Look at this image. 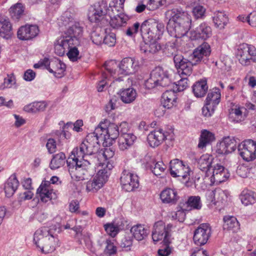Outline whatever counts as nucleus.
<instances>
[{
	"instance_id": "1",
	"label": "nucleus",
	"mask_w": 256,
	"mask_h": 256,
	"mask_svg": "<svg viewBox=\"0 0 256 256\" xmlns=\"http://www.w3.org/2000/svg\"><path fill=\"white\" fill-rule=\"evenodd\" d=\"M165 15L168 20L166 28L171 36L181 38L188 33L192 20L187 12L181 9L174 8L166 12Z\"/></svg>"
},
{
	"instance_id": "2",
	"label": "nucleus",
	"mask_w": 256,
	"mask_h": 256,
	"mask_svg": "<svg viewBox=\"0 0 256 256\" xmlns=\"http://www.w3.org/2000/svg\"><path fill=\"white\" fill-rule=\"evenodd\" d=\"M60 232V228L56 225L50 227H42L34 232V241L42 253H51L55 250L56 248L60 246L58 234Z\"/></svg>"
},
{
	"instance_id": "3",
	"label": "nucleus",
	"mask_w": 256,
	"mask_h": 256,
	"mask_svg": "<svg viewBox=\"0 0 256 256\" xmlns=\"http://www.w3.org/2000/svg\"><path fill=\"white\" fill-rule=\"evenodd\" d=\"M105 71L102 76L104 79L110 77L116 78L120 74L129 75L134 74L139 68V62L132 58H126L120 63L114 60L106 62L104 65Z\"/></svg>"
},
{
	"instance_id": "4",
	"label": "nucleus",
	"mask_w": 256,
	"mask_h": 256,
	"mask_svg": "<svg viewBox=\"0 0 256 256\" xmlns=\"http://www.w3.org/2000/svg\"><path fill=\"white\" fill-rule=\"evenodd\" d=\"M122 11V6L115 4L114 2L110 4V6L108 8L106 2L102 0L94 4L92 10L88 12V17L91 22H98L105 15L108 16L110 18L114 16L124 14Z\"/></svg>"
},
{
	"instance_id": "5",
	"label": "nucleus",
	"mask_w": 256,
	"mask_h": 256,
	"mask_svg": "<svg viewBox=\"0 0 256 256\" xmlns=\"http://www.w3.org/2000/svg\"><path fill=\"white\" fill-rule=\"evenodd\" d=\"M99 148L97 139L94 138V134H88L80 146L79 148H74L72 152L71 155L67 160H74L76 162H82L88 159H84L86 156L92 155L96 152Z\"/></svg>"
},
{
	"instance_id": "6",
	"label": "nucleus",
	"mask_w": 256,
	"mask_h": 256,
	"mask_svg": "<svg viewBox=\"0 0 256 256\" xmlns=\"http://www.w3.org/2000/svg\"><path fill=\"white\" fill-rule=\"evenodd\" d=\"M90 134H94V138L97 139L98 144L100 146L101 142L104 143L107 142L108 139L116 138L120 134V131L118 125L105 120L104 122H100L99 124L94 132Z\"/></svg>"
},
{
	"instance_id": "7",
	"label": "nucleus",
	"mask_w": 256,
	"mask_h": 256,
	"mask_svg": "<svg viewBox=\"0 0 256 256\" xmlns=\"http://www.w3.org/2000/svg\"><path fill=\"white\" fill-rule=\"evenodd\" d=\"M170 84L168 72L162 67H158L152 72L150 77L146 80L145 86L148 89H152L168 86Z\"/></svg>"
},
{
	"instance_id": "8",
	"label": "nucleus",
	"mask_w": 256,
	"mask_h": 256,
	"mask_svg": "<svg viewBox=\"0 0 256 256\" xmlns=\"http://www.w3.org/2000/svg\"><path fill=\"white\" fill-rule=\"evenodd\" d=\"M66 162L71 178L76 181L82 180L88 174L90 167V162L88 160L76 162L74 160H67Z\"/></svg>"
},
{
	"instance_id": "9",
	"label": "nucleus",
	"mask_w": 256,
	"mask_h": 256,
	"mask_svg": "<svg viewBox=\"0 0 256 256\" xmlns=\"http://www.w3.org/2000/svg\"><path fill=\"white\" fill-rule=\"evenodd\" d=\"M236 58L242 66H247L251 62H256V48L246 44H240L235 53Z\"/></svg>"
},
{
	"instance_id": "10",
	"label": "nucleus",
	"mask_w": 256,
	"mask_h": 256,
	"mask_svg": "<svg viewBox=\"0 0 256 256\" xmlns=\"http://www.w3.org/2000/svg\"><path fill=\"white\" fill-rule=\"evenodd\" d=\"M172 228V224H169L166 226L162 220L156 222L152 231V238L154 242H157L162 240L164 244H169Z\"/></svg>"
},
{
	"instance_id": "11",
	"label": "nucleus",
	"mask_w": 256,
	"mask_h": 256,
	"mask_svg": "<svg viewBox=\"0 0 256 256\" xmlns=\"http://www.w3.org/2000/svg\"><path fill=\"white\" fill-rule=\"evenodd\" d=\"M221 94L219 89L210 90L206 100V104L202 108V114L204 116H210L214 112L220 102Z\"/></svg>"
},
{
	"instance_id": "12",
	"label": "nucleus",
	"mask_w": 256,
	"mask_h": 256,
	"mask_svg": "<svg viewBox=\"0 0 256 256\" xmlns=\"http://www.w3.org/2000/svg\"><path fill=\"white\" fill-rule=\"evenodd\" d=\"M238 151L244 160L250 162L256 158V142L247 140L239 144Z\"/></svg>"
},
{
	"instance_id": "13",
	"label": "nucleus",
	"mask_w": 256,
	"mask_h": 256,
	"mask_svg": "<svg viewBox=\"0 0 256 256\" xmlns=\"http://www.w3.org/2000/svg\"><path fill=\"white\" fill-rule=\"evenodd\" d=\"M170 174L174 178L182 177L183 180H189L190 170L178 159L172 160L170 163Z\"/></svg>"
},
{
	"instance_id": "14",
	"label": "nucleus",
	"mask_w": 256,
	"mask_h": 256,
	"mask_svg": "<svg viewBox=\"0 0 256 256\" xmlns=\"http://www.w3.org/2000/svg\"><path fill=\"white\" fill-rule=\"evenodd\" d=\"M120 181L122 189L126 192H132L139 186L138 176L127 170L122 172Z\"/></svg>"
},
{
	"instance_id": "15",
	"label": "nucleus",
	"mask_w": 256,
	"mask_h": 256,
	"mask_svg": "<svg viewBox=\"0 0 256 256\" xmlns=\"http://www.w3.org/2000/svg\"><path fill=\"white\" fill-rule=\"evenodd\" d=\"M211 52V48L208 44L204 42L194 49L192 56L194 64L200 62L206 63Z\"/></svg>"
},
{
	"instance_id": "16",
	"label": "nucleus",
	"mask_w": 256,
	"mask_h": 256,
	"mask_svg": "<svg viewBox=\"0 0 256 256\" xmlns=\"http://www.w3.org/2000/svg\"><path fill=\"white\" fill-rule=\"evenodd\" d=\"M211 235V228L208 224H202L195 230L194 241L198 246L206 244Z\"/></svg>"
},
{
	"instance_id": "17",
	"label": "nucleus",
	"mask_w": 256,
	"mask_h": 256,
	"mask_svg": "<svg viewBox=\"0 0 256 256\" xmlns=\"http://www.w3.org/2000/svg\"><path fill=\"white\" fill-rule=\"evenodd\" d=\"M82 32L83 27L82 24L78 22L68 28L63 36L68 40H72V42H70L71 43L72 42V44L78 45Z\"/></svg>"
},
{
	"instance_id": "18",
	"label": "nucleus",
	"mask_w": 256,
	"mask_h": 256,
	"mask_svg": "<svg viewBox=\"0 0 256 256\" xmlns=\"http://www.w3.org/2000/svg\"><path fill=\"white\" fill-rule=\"evenodd\" d=\"M44 66L50 72L54 74L58 78L62 76L66 68V64L64 62L58 59L50 62L46 58L44 60Z\"/></svg>"
},
{
	"instance_id": "19",
	"label": "nucleus",
	"mask_w": 256,
	"mask_h": 256,
	"mask_svg": "<svg viewBox=\"0 0 256 256\" xmlns=\"http://www.w3.org/2000/svg\"><path fill=\"white\" fill-rule=\"evenodd\" d=\"M212 34L210 27L205 22L202 23L194 30L190 32V38L192 40H206Z\"/></svg>"
},
{
	"instance_id": "20",
	"label": "nucleus",
	"mask_w": 256,
	"mask_h": 256,
	"mask_svg": "<svg viewBox=\"0 0 256 256\" xmlns=\"http://www.w3.org/2000/svg\"><path fill=\"white\" fill-rule=\"evenodd\" d=\"M37 194H38L40 200L44 202H46L56 198V194L51 188L49 181L42 182L37 190Z\"/></svg>"
},
{
	"instance_id": "21",
	"label": "nucleus",
	"mask_w": 256,
	"mask_h": 256,
	"mask_svg": "<svg viewBox=\"0 0 256 256\" xmlns=\"http://www.w3.org/2000/svg\"><path fill=\"white\" fill-rule=\"evenodd\" d=\"M38 28L36 25L26 24L22 26L18 31V37L21 40H29L36 37L38 34Z\"/></svg>"
},
{
	"instance_id": "22",
	"label": "nucleus",
	"mask_w": 256,
	"mask_h": 256,
	"mask_svg": "<svg viewBox=\"0 0 256 256\" xmlns=\"http://www.w3.org/2000/svg\"><path fill=\"white\" fill-rule=\"evenodd\" d=\"M147 22H144L140 26V23L135 22L132 26L128 28L126 32V34L129 36H134L140 30L143 38H149V24Z\"/></svg>"
},
{
	"instance_id": "23",
	"label": "nucleus",
	"mask_w": 256,
	"mask_h": 256,
	"mask_svg": "<svg viewBox=\"0 0 256 256\" xmlns=\"http://www.w3.org/2000/svg\"><path fill=\"white\" fill-rule=\"evenodd\" d=\"M168 132H164L160 128L152 131L148 136V142L151 147L155 148L160 145L163 141L167 138Z\"/></svg>"
},
{
	"instance_id": "24",
	"label": "nucleus",
	"mask_w": 256,
	"mask_h": 256,
	"mask_svg": "<svg viewBox=\"0 0 256 256\" xmlns=\"http://www.w3.org/2000/svg\"><path fill=\"white\" fill-rule=\"evenodd\" d=\"M214 157L208 154L202 155L198 160L199 168L205 173V178L211 174V168L214 166Z\"/></svg>"
},
{
	"instance_id": "25",
	"label": "nucleus",
	"mask_w": 256,
	"mask_h": 256,
	"mask_svg": "<svg viewBox=\"0 0 256 256\" xmlns=\"http://www.w3.org/2000/svg\"><path fill=\"white\" fill-rule=\"evenodd\" d=\"M180 197L176 190L171 188L164 189L160 194V198L162 203L175 204Z\"/></svg>"
},
{
	"instance_id": "26",
	"label": "nucleus",
	"mask_w": 256,
	"mask_h": 256,
	"mask_svg": "<svg viewBox=\"0 0 256 256\" xmlns=\"http://www.w3.org/2000/svg\"><path fill=\"white\" fill-rule=\"evenodd\" d=\"M99 166L102 167V169L98 170L94 178L104 184L107 181L108 178L110 174V171L114 166L111 161H108L106 163L100 162Z\"/></svg>"
},
{
	"instance_id": "27",
	"label": "nucleus",
	"mask_w": 256,
	"mask_h": 256,
	"mask_svg": "<svg viewBox=\"0 0 256 256\" xmlns=\"http://www.w3.org/2000/svg\"><path fill=\"white\" fill-rule=\"evenodd\" d=\"M72 40H68L63 36L58 38L54 45V52L59 56H62L64 54L66 50H68L73 45Z\"/></svg>"
},
{
	"instance_id": "28",
	"label": "nucleus",
	"mask_w": 256,
	"mask_h": 256,
	"mask_svg": "<svg viewBox=\"0 0 256 256\" xmlns=\"http://www.w3.org/2000/svg\"><path fill=\"white\" fill-rule=\"evenodd\" d=\"M19 182L16 174H12L8 178L4 185V192L6 197L12 196L19 186Z\"/></svg>"
},
{
	"instance_id": "29",
	"label": "nucleus",
	"mask_w": 256,
	"mask_h": 256,
	"mask_svg": "<svg viewBox=\"0 0 256 256\" xmlns=\"http://www.w3.org/2000/svg\"><path fill=\"white\" fill-rule=\"evenodd\" d=\"M136 137L132 133L120 135L118 138V148L120 150L130 148L134 144Z\"/></svg>"
},
{
	"instance_id": "30",
	"label": "nucleus",
	"mask_w": 256,
	"mask_h": 256,
	"mask_svg": "<svg viewBox=\"0 0 256 256\" xmlns=\"http://www.w3.org/2000/svg\"><path fill=\"white\" fill-rule=\"evenodd\" d=\"M12 34V24L8 18L0 16V36L5 39H8Z\"/></svg>"
},
{
	"instance_id": "31",
	"label": "nucleus",
	"mask_w": 256,
	"mask_h": 256,
	"mask_svg": "<svg viewBox=\"0 0 256 256\" xmlns=\"http://www.w3.org/2000/svg\"><path fill=\"white\" fill-rule=\"evenodd\" d=\"M161 49V46L156 40H150L148 42H142L140 45V50L142 52L148 54H155Z\"/></svg>"
},
{
	"instance_id": "32",
	"label": "nucleus",
	"mask_w": 256,
	"mask_h": 256,
	"mask_svg": "<svg viewBox=\"0 0 256 256\" xmlns=\"http://www.w3.org/2000/svg\"><path fill=\"white\" fill-rule=\"evenodd\" d=\"M208 90V86L206 80H201L196 82L192 86L194 95L197 98L204 96Z\"/></svg>"
},
{
	"instance_id": "33",
	"label": "nucleus",
	"mask_w": 256,
	"mask_h": 256,
	"mask_svg": "<svg viewBox=\"0 0 256 256\" xmlns=\"http://www.w3.org/2000/svg\"><path fill=\"white\" fill-rule=\"evenodd\" d=\"M120 100L124 104L132 102L137 96L136 90L132 88L124 89L120 92Z\"/></svg>"
},
{
	"instance_id": "34",
	"label": "nucleus",
	"mask_w": 256,
	"mask_h": 256,
	"mask_svg": "<svg viewBox=\"0 0 256 256\" xmlns=\"http://www.w3.org/2000/svg\"><path fill=\"white\" fill-rule=\"evenodd\" d=\"M130 232L138 240H144L148 236V232L144 225L138 224L132 227Z\"/></svg>"
},
{
	"instance_id": "35",
	"label": "nucleus",
	"mask_w": 256,
	"mask_h": 256,
	"mask_svg": "<svg viewBox=\"0 0 256 256\" xmlns=\"http://www.w3.org/2000/svg\"><path fill=\"white\" fill-rule=\"evenodd\" d=\"M129 19L128 16L125 14H120L110 18V24L114 28L118 29L122 26H124Z\"/></svg>"
},
{
	"instance_id": "36",
	"label": "nucleus",
	"mask_w": 256,
	"mask_h": 256,
	"mask_svg": "<svg viewBox=\"0 0 256 256\" xmlns=\"http://www.w3.org/2000/svg\"><path fill=\"white\" fill-rule=\"evenodd\" d=\"M74 14L70 11H66L58 20V24L60 26L68 27V28L72 25L74 24L77 22L74 18Z\"/></svg>"
},
{
	"instance_id": "37",
	"label": "nucleus",
	"mask_w": 256,
	"mask_h": 256,
	"mask_svg": "<svg viewBox=\"0 0 256 256\" xmlns=\"http://www.w3.org/2000/svg\"><path fill=\"white\" fill-rule=\"evenodd\" d=\"M213 20L216 27L220 29H222L228 24V19L224 12L218 11L214 13Z\"/></svg>"
},
{
	"instance_id": "38",
	"label": "nucleus",
	"mask_w": 256,
	"mask_h": 256,
	"mask_svg": "<svg viewBox=\"0 0 256 256\" xmlns=\"http://www.w3.org/2000/svg\"><path fill=\"white\" fill-rule=\"evenodd\" d=\"M176 96L174 92L172 90H166L162 95V106L170 108L174 105L176 102Z\"/></svg>"
},
{
	"instance_id": "39",
	"label": "nucleus",
	"mask_w": 256,
	"mask_h": 256,
	"mask_svg": "<svg viewBox=\"0 0 256 256\" xmlns=\"http://www.w3.org/2000/svg\"><path fill=\"white\" fill-rule=\"evenodd\" d=\"M214 140V136L212 132L206 130H203L200 138L198 148H203Z\"/></svg>"
},
{
	"instance_id": "40",
	"label": "nucleus",
	"mask_w": 256,
	"mask_h": 256,
	"mask_svg": "<svg viewBox=\"0 0 256 256\" xmlns=\"http://www.w3.org/2000/svg\"><path fill=\"white\" fill-rule=\"evenodd\" d=\"M224 224L223 227L224 230L236 232L239 228V224L237 219L233 216H226L224 218Z\"/></svg>"
},
{
	"instance_id": "41",
	"label": "nucleus",
	"mask_w": 256,
	"mask_h": 256,
	"mask_svg": "<svg viewBox=\"0 0 256 256\" xmlns=\"http://www.w3.org/2000/svg\"><path fill=\"white\" fill-rule=\"evenodd\" d=\"M240 198L242 204L246 206L252 204L256 202V194L250 190H243L241 193Z\"/></svg>"
},
{
	"instance_id": "42",
	"label": "nucleus",
	"mask_w": 256,
	"mask_h": 256,
	"mask_svg": "<svg viewBox=\"0 0 256 256\" xmlns=\"http://www.w3.org/2000/svg\"><path fill=\"white\" fill-rule=\"evenodd\" d=\"M47 106L45 102H34L24 107V110L28 112L36 113L44 110Z\"/></svg>"
},
{
	"instance_id": "43",
	"label": "nucleus",
	"mask_w": 256,
	"mask_h": 256,
	"mask_svg": "<svg viewBox=\"0 0 256 256\" xmlns=\"http://www.w3.org/2000/svg\"><path fill=\"white\" fill-rule=\"evenodd\" d=\"M66 156L64 152H59L53 156L50 164L52 170L57 169L62 166L65 163Z\"/></svg>"
},
{
	"instance_id": "44",
	"label": "nucleus",
	"mask_w": 256,
	"mask_h": 256,
	"mask_svg": "<svg viewBox=\"0 0 256 256\" xmlns=\"http://www.w3.org/2000/svg\"><path fill=\"white\" fill-rule=\"evenodd\" d=\"M179 46V42L178 40H171L167 42L164 48V52L168 56H174L178 54V49Z\"/></svg>"
},
{
	"instance_id": "45",
	"label": "nucleus",
	"mask_w": 256,
	"mask_h": 256,
	"mask_svg": "<svg viewBox=\"0 0 256 256\" xmlns=\"http://www.w3.org/2000/svg\"><path fill=\"white\" fill-rule=\"evenodd\" d=\"M194 65V60L192 58L191 61L188 60L178 70V72L180 76H190L192 73V67Z\"/></svg>"
},
{
	"instance_id": "46",
	"label": "nucleus",
	"mask_w": 256,
	"mask_h": 256,
	"mask_svg": "<svg viewBox=\"0 0 256 256\" xmlns=\"http://www.w3.org/2000/svg\"><path fill=\"white\" fill-rule=\"evenodd\" d=\"M9 11L13 19L18 20L24 14V7L22 4L17 3L12 6Z\"/></svg>"
},
{
	"instance_id": "47",
	"label": "nucleus",
	"mask_w": 256,
	"mask_h": 256,
	"mask_svg": "<svg viewBox=\"0 0 256 256\" xmlns=\"http://www.w3.org/2000/svg\"><path fill=\"white\" fill-rule=\"evenodd\" d=\"M230 176V174L228 173V170H224V172L218 174L217 172L214 173V176H210V178H208V180H210V184H214V183L216 184H218L223 182L226 180Z\"/></svg>"
},
{
	"instance_id": "48",
	"label": "nucleus",
	"mask_w": 256,
	"mask_h": 256,
	"mask_svg": "<svg viewBox=\"0 0 256 256\" xmlns=\"http://www.w3.org/2000/svg\"><path fill=\"white\" fill-rule=\"evenodd\" d=\"M186 204L190 210H200L202 206L200 198L199 196H190L188 198Z\"/></svg>"
},
{
	"instance_id": "49",
	"label": "nucleus",
	"mask_w": 256,
	"mask_h": 256,
	"mask_svg": "<svg viewBox=\"0 0 256 256\" xmlns=\"http://www.w3.org/2000/svg\"><path fill=\"white\" fill-rule=\"evenodd\" d=\"M104 227L106 232L112 237H114L120 229L118 223L115 222L106 224L104 225Z\"/></svg>"
},
{
	"instance_id": "50",
	"label": "nucleus",
	"mask_w": 256,
	"mask_h": 256,
	"mask_svg": "<svg viewBox=\"0 0 256 256\" xmlns=\"http://www.w3.org/2000/svg\"><path fill=\"white\" fill-rule=\"evenodd\" d=\"M103 184L94 177L87 182L86 189L88 192H96L100 189Z\"/></svg>"
},
{
	"instance_id": "51",
	"label": "nucleus",
	"mask_w": 256,
	"mask_h": 256,
	"mask_svg": "<svg viewBox=\"0 0 256 256\" xmlns=\"http://www.w3.org/2000/svg\"><path fill=\"white\" fill-rule=\"evenodd\" d=\"M78 45H72L68 49L67 56L69 59L72 62H76L80 58L79 50L76 47Z\"/></svg>"
},
{
	"instance_id": "52",
	"label": "nucleus",
	"mask_w": 256,
	"mask_h": 256,
	"mask_svg": "<svg viewBox=\"0 0 256 256\" xmlns=\"http://www.w3.org/2000/svg\"><path fill=\"white\" fill-rule=\"evenodd\" d=\"M181 79L177 83L174 84V91L182 92L188 86L187 76H180Z\"/></svg>"
},
{
	"instance_id": "53",
	"label": "nucleus",
	"mask_w": 256,
	"mask_h": 256,
	"mask_svg": "<svg viewBox=\"0 0 256 256\" xmlns=\"http://www.w3.org/2000/svg\"><path fill=\"white\" fill-rule=\"evenodd\" d=\"M166 168L162 162H158L150 166L152 171L156 176L160 175L164 172Z\"/></svg>"
},
{
	"instance_id": "54",
	"label": "nucleus",
	"mask_w": 256,
	"mask_h": 256,
	"mask_svg": "<svg viewBox=\"0 0 256 256\" xmlns=\"http://www.w3.org/2000/svg\"><path fill=\"white\" fill-rule=\"evenodd\" d=\"M114 152L113 150H112L110 148H106L103 151L102 154H100L99 158H100L102 160H103V162L104 163H106L108 161H111V162L113 164V161L111 160L114 156Z\"/></svg>"
},
{
	"instance_id": "55",
	"label": "nucleus",
	"mask_w": 256,
	"mask_h": 256,
	"mask_svg": "<svg viewBox=\"0 0 256 256\" xmlns=\"http://www.w3.org/2000/svg\"><path fill=\"white\" fill-rule=\"evenodd\" d=\"M106 246L104 250V252L106 254L110 256L116 254L117 248L112 240H106Z\"/></svg>"
},
{
	"instance_id": "56",
	"label": "nucleus",
	"mask_w": 256,
	"mask_h": 256,
	"mask_svg": "<svg viewBox=\"0 0 256 256\" xmlns=\"http://www.w3.org/2000/svg\"><path fill=\"white\" fill-rule=\"evenodd\" d=\"M222 141L227 147V149L230 153L236 150V142L234 138L228 136L224 138Z\"/></svg>"
},
{
	"instance_id": "57",
	"label": "nucleus",
	"mask_w": 256,
	"mask_h": 256,
	"mask_svg": "<svg viewBox=\"0 0 256 256\" xmlns=\"http://www.w3.org/2000/svg\"><path fill=\"white\" fill-rule=\"evenodd\" d=\"M103 42L109 46H114L116 42V34L110 32L106 34L104 38H103Z\"/></svg>"
},
{
	"instance_id": "58",
	"label": "nucleus",
	"mask_w": 256,
	"mask_h": 256,
	"mask_svg": "<svg viewBox=\"0 0 256 256\" xmlns=\"http://www.w3.org/2000/svg\"><path fill=\"white\" fill-rule=\"evenodd\" d=\"M90 38L92 42L96 45H100L103 42V36L100 32H92L91 33Z\"/></svg>"
},
{
	"instance_id": "59",
	"label": "nucleus",
	"mask_w": 256,
	"mask_h": 256,
	"mask_svg": "<svg viewBox=\"0 0 256 256\" xmlns=\"http://www.w3.org/2000/svg\"><path fill=\"white\" fill-rule=\"evenodd\" d=\"M173 60L175 66L178 70L179 68H180V66L183 65V64L188 60L184 58L182 54H178L174 56Z\"/></svg>"
},
{
	"instance_id": "60",
	"label": "nucleus",
	"mask_w": 256,
	"mask_h": 256,
	"mask_svg": "<svg viewBox=\"0 0 256 256\" xmlns=\"http://www.w3.org/2000/svg\"><path fill=\"white\" fill-rule=\"evenodd\" d=\"M173 60L175 66L178 70L179 68H180V66L183 65V64L188 60L184 58L182 54H178L174 56Z\"/></svg>"
},
{
	"instance_id": "61",
	"label": "nucleus",
	"mask_w": 256,
	"mask_h": 256,
	"mask_svg": "<svg viewBox=\"0 0 256 256\" xmlns=\"http://www.w3.org/2000/svg\"><path fill=\"white\" fill-rule=\"evenodd\" d=\"M205 12V8L200 5L196 6L192 10V13L196 18H202L204 16Z\"/></svg>"
},
{
	"instance_id": "62",
	"label": "nucleus",
	"mask_w": 256,
	"mask_h": 256,
	"mask_svg": "<svg viewBox=\"0 0 256 256\" xmlns=\"http://www.w3.org/2000/svg\"><path fill=\"white\" fill-rule=\"evenodd\" d=\"M243 110H246V108H238L232 110L231 114L232 116H235V120L236 122L242 120Z\"/></svg>"
},
{
	"instance_id": "63",
	"label": "nucleus",
	"mask_w": 256,
	"mask_h": 256,
	"mask_svg": "<svg viewBox=\"0 0 256 256\" xmlns=\"http://www.w3.org/2000/svg\"><path fill=\"white\" fill-rule=\"evenodd\" d=\"M184 210H187L186 209H182L181 210H178L176 212L172 213V218L174 220H178L180 222L184 221L186 216V214L184 212Z\"/></svg>"
},
{
	"instance_id": "64",
	"label": "nucleus",
	"mask_w": 256,
	"mask_h": 256,
	"mask_svg": "<svg viewBox=\"0 0 256 256\" xmlns=\"http://www.w3.org/2000/svg\"><path fill=\"white\" fill-rule=\"evenodd\" d=\"M15 83V80L12 76H8L4 79V83L0 86L1 90H4L5 88H10L13 84Z\"/></svg>"
}]
</instances>
